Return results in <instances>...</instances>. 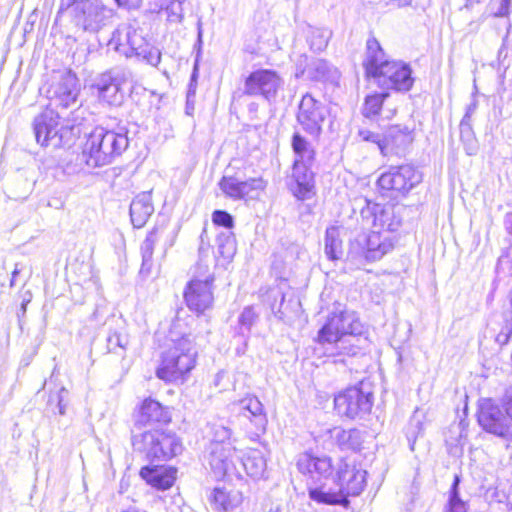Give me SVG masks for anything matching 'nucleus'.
Returning a JSON list of instances; mask_svg holds the SVG:
<instances>
[{
    "label": "nucleus",
    "instance_id": "obj_1",
    "mask_svg": "<svg viewBox=\"0 0 512 512\" xmlns=\"http://www.w3.org/2000/svg\"><path fill=\"white\" fill-rule=\"evenodd\" d=\"M373 214V230L363 238L362 242L356 240L351 243L348 257L357 264L362 265L364 262H375L380 260L384 255L394 248V239L391 232L396 231L401 222L395 216L392 206H382L376 204L372 208Z\"/></svg>",
    "mask_w": 512,
    "mask_h": 512
},
{
    "label": "nucleus",
    "instance_id": "obj_2",
    "mask_svg": "<svg viewBox=\"0 0 512 512\" xmlns=\"http://www.w3.org/2000/svg\"><path fill=\"white\" fill-rule=\"evenodd\" d=\"M363 67L366 77L373 79L383 89L408 91L412 87L413 79L409 65L389 60L374 37H370L366 42Z\"/></svg>",
    "mask_w": 512,
    "mask_h": 512
},
{
    "label": "nucleus",
    "instance_id": "obj_3",
    "mask_svg": "<svg viewBox=\"0 0 512 512\" xmlns=\"http://www.w3.org/2000/svg\"><path fill=\"white\" fill-rule=\"evenodd\" d=\"M170 336V342L160 354L156 376L165 382L183 383L194 369L198 353L190 334L176 337L172 330Z\"/></svg>",
    "mask_w": 512,
    "mask_h": 512
},
{
    "label": "nucleus",
    "instance_id": "obj_4",
    "mask_svg": "<svg viewBox=\"0 0 512 512\" xmlns=\"http://www.w3.org/2000/svg\"><path fill=\"white\" fill-rule=\"evenodd\" d=\"M366 483V471L342 461L337 469L336 488H315L309 491L312 500L329 505H349V496L359 495Z\"/></svg>",
    "mask_w": 512,
    "mask_h": 512
},
{
    "label": "nucleus",
    "instance_id": "obj_5",
    "mask_svg": "<svg viewBox=\"0 0 512 512\" xmlns=\"http://www.w3.org/2000/svg\"><path fill=\"white\" fill-rule=\"evenodd\" d=\"M128 144L126 134L96 127L89 134L82 157L89 167H103L120 156L127 149Z\"/></svg>",
    "mask_w": 512,
    "mask_h": 512
},
{
    "label": "nucleus",
    "instance_id": "obj_6",
    "mask_svg": "<svg viewBox=\"0 0 512 512\" xmlns=\"http://www.w3.org/2000/svg\"><path fill=\"white\" fill-rule=\"evenodd\" d=\"M112 41L116 44V51L124 54L127 58L136 57L138 61L152 67H158L161 62V50L147 40L142 31L131 25L118 28Z\"/></svg>",
    "mask_w": 512,
    "mask_h": 512
},
{
    "label": "nucleus",
    "instance_id": "obj_7",
    "mask_svg": "<svg viewBox=\"0 0 512 512\" xmlns=\"http://www.w3.org/2000/svg\"><path fill=\"white\" fill-rule=\"evenodd\" d=\"M58 14L67 15L83 30L97 31L110 17L111 11L98 0H60Z\"/></svg>",
    "mask_w": 512,
    "mask_h": 512
},
{
    "label": "nucleus",
    "instance_id": "obj_8",
    "mask_svg": "<svg viewBox=\"0 0 512 512\" xmlns=\"http://www.w3.org/2000/svg\"><path fill=\"white\" fill-rule=\"evenodd\" d=\"M352 321L353 311L338 304L329 312L325 323L318 331L317 342L325 349L327 356L335 358V362L345 361L339 350L342 326L345 322L352 325Z\"/></svg>",
    "mask_w": 512,
    "mask_h": 512
},
{
    "label": "nucleus",
    "instance_id": "obj_9",
    "mask_svg": "<svg viewBox=\"0 0 512 512\" xmlns=\"http://www.w3.org/2000/svg\"><path fill=\"white\" fill-rule=\"evenodd\" d=\"M373 406V393L363 385L349 387L334 397L337 414L348 419L362 418Z\"/></svg>",
    "mask_w": 512,
    "mask_h": 512
},
{
    "label": "nucleus",
    "instance_id": "obj_10",
    "mask_svg": "<svg viewBox=\"0 0 512 512\" xmlns=\"http://www.w3.org/2000/svg\"><path fill=\"white\" fill-rule=\"evenodd\" d=\"M477 420L480 427L503 442L512 443V422L499 405L491 399L480 403Z\"/></svg>",
    "mask_w": 512,
    "mask_h": 512
},
{
    "label": "nucleus",
    "instance_id": "obj_11",
    "mask_svg": "<svg viewBox=\"0 0 512 512\" xmlns=\"http://www.w3.org/2000/svg\"><path fill=\"white\" fill-rule=\"evenodd\" d=\"M422 181V174L412 165L391 166L381 174L378 185L381 189L405 195Z\"/></svg>",
    "mask_w": 512,
    "mask_h": 512
},
{
    "label": "nucleus",
    "instance_id": "obj_12",
    "mask_svg": "<svg viewBox=\"0 0 512 512\" xmlns=\"http://www.w3.org/2000/svg\"><path fill=\"white\" fill-rule=\"evenodd\" d=\"M328 114L326 105L315 99L310 93H306L298 107L297 121L306 133L318 138Z\"/></svg>",
    "mask_w": 512,
    "mask_h": 512
},
{
    "label": "nucleus",
    "instance_id": "obj_13",
    "mask_svg": "<svg viewBox=\"0 0 512 512\" xmlns=\"http://www.w3.org/2000/svg\"><path fill=\"white\" fill-rule=\"evenodd\" d=\"M78 94V79L71 71L55 73L46 90L51 104L63 108L76 104Z\"/></svg>",
    "mask_w": 512,
    "mask_h": 512
},
{
    "label": "nucleus",
    "instance_id": "obj_14",
    "mask_svg": "<svg viewBox=\"0 0 512 512\" xmlns=\"http://www.w3.org/2000/svg\"><path fill=\"white\" fill-rule=\"evenodd\" d=\"M60 117L53 109H46L34 118L33 131L36 142L42 147L59 148L62 146Z\"/></svg>",
    "mask_w": 512,
    "mask_h": 512
},
{
    "label": "nucleus",
    "instance_id": "obj_15",
    "mask_svg": "<svg viewBox=\"0 0 512 512\" xmlns=\"http://www.w3.org/2000/svg\"><path fill=\"white\" fill-rule=\"evenodd\" d=\"M282 85L283 80L277 72L269 69H259L246 78L244 93L249 96H262L271 101L276 97Z\"/></svg>",
    "mask_w": 512,
    "mask_h": 512
},
{
    "label": "nucleus",
    "instance_id": "obj_16",
    "mask_svg": "<svg viewBox=\"0 0 512 512\" xmlns=\"http://www.w3.org/2000/svg\"><path fill=\"white\" fill-rule=\"evenodd\" d=\"M343 323L342 338H340V355L353 357L362 352L367 346V338L363 336L364 326L357 314L353 311L352 325Z\"/></svg>",
    "mask_w": 512,
    "mask_h": 512
},
{
    "label": "nucleus",
    "instance_id": "obj_17",
    "mask_svg": "<svg viewBox=\"0 0 512 512\" xmlns=\"http://www.w3.org/2000/svg\"><path fill=\"white\" fill-rule=\"evenodd\" d=\"M222 193L233 200H242L254 191L265 189L262 178L241 179L236 175H224L218 183Z\"/></svg>",
    "mask_w": 512,
    "mask_h": 512
},
{
    "label": "nucleus",
    "instance_id": "obj_18",
    "mask_svg": "<svg viewBox=\"0 0 512 512\" xmlns=\"http://www.w3.org/2000/svg\"><path fill=\"white\" fill-rule=\"evenodd\" d=\"M184 299L191 311L204 313L212 307L214 301L213 284L190 280L184 291Z\"/></svg>",
    "mask_w": 512,
    "mask_h": 512
},
{
    "label": "nucleus",
    "instance_id": "obj_19",
    "mask_svg": "<svg viewBox=\"0 0 512 512\" xmlns=\"http://www.w3.org/2000/svg\"><path fill=\"white\" fill-rule=\"evenodd\" d=\"M127 74L130 73L118 69L102 74L96 83L99 98L110 105L120 104L123 100L121 80H124Z\"/></svg>",
    "mask_w": 512,
    "mask_h": 512
},
{
    "label": "nucleus",
    "instance_id": "obj_20",
    "mask_svg": "<svg viewBox=\"0 0 512 512\" xmlns=\"http://www.w3.org/2000/svg\"><path fill=\"white\" fill-rule=\"evenodd\" d=\"M413 141L412 130L407 126L392 125L383 134L381 154L385 157L402 153Z\"/></svg>",
    "mask_w": 512,
    "mask_h": 512
},
{
    "label": "nucleus",
    "instance_id": "obj_21",
    "mask_svg": "<svg viewBox=\"0 0 512 512\" xmlns=\"http://www.w3.org/2000/svg\"><path fill=\"white\" fill-rule=\"evenodd\" d=\"M207 453V461L216 477H223L234 466L232 444L210 443Z\"/></svg>",
    "mask_w": 512,
    "mask_h": 512
},
{
    "label": "nucleus",
    "instance_id": "obj_22",
    "mask_svg": "<svg viewBox=\"0 0 512 512\" xmlns=\"http://www.w3.org/2000/svg\"><path fill=\"white\" fill-rule=\"evenodd\" d=\"M163 430H148L140 434L133 435L132 445L135 451L143 454L147 460L154 462L158 460V448L162 444Z\"/></svg>",
    "mask_w": 512,
    "mask_h": 512
},
{
    "label": "nucleus",
    "instance_id": "obj_23",
    "mask_svg": "<svg viewBox=\"0 0 512 512\" xmlns=\"http://www.w3.org/2000/svg\"><path fill=\"white\" fill-rule=\"evenodd\" d=\"M177 470L174 467L152 465L142 467L140 476L151 486L166 490L170 488L176 479Z\"/></svg>",
    "mask_w": 512,
    "mask_h": 512
},
{
    "label": "nucleus",
    "instance_id": "obj_24",
    "mask_svg": "<svg viewBox=\"0 0 512 512\" xmlns=\"http://www.w3.org/2000/svg\"><path fill=\"white\" fill-rule=\"evenodd\" d=\"M242 410L247 411L250 416H247L251 423L255 426V435L257 437L266 431L268 423L267 415L264 411V406L261 401L253 395H249L238 401Z\"/></svg>",
    "mask_w": 512,
    "mask_h": 512
},
{
    "label": "nucleus",
    "instance_id": "obj_25",
    "mask_svg": "<svg viewBox=\"0 0 512 512\" xmlns=\"http://www.w3.org/2000/svg\"><path fill=\"white\" fill-rule=\"evenodd\" d=\"M306 75L308 79L322 82H336L339 79V71L324 59L312 60L300 73L296 76Z\"/></svg>",
    "mask_w": 512,
    "mask_h": 512
},
{
    "label": "nucleus",
    "instance_id": "obj_26",
    "mask_svg": "<svg viewBox=\"0 0 512 512\" xmlns=\"http://www.w3.org/2000/svg\"><path fill=\"white\" fill-rule=\"evenodd\" d=\"M297 467L300 472L310 474L312 477L314 475L327 476L332 471L331 459L329 457H316L309 453L299 456Z\"/></svg>",
    "mask_w": 512,
    "mask_h": 512
},
{
    "label": "nucleus",
    "instance_id": "obj_27",
    "mask_svg": "<svg viewBox=\"0 0 512 512\" xmlns=\"http://www.w3.org/2000/svg\"><path fill=\"white\" fill-rule=\"evenodd\" d=\"M153 211L150 193L144 192L137 195L130 204V217L134 227H143Z\"/></svg>",
    "mask_w": 512,
    "mask_h": 512
},
{
    "label": "nucleus",
    "instance_id": "obj_28",
    "mask_svg": "<svg viewBox=\"0 0 512 512\" xmlns=\"http://www.w3.org/2000/svg\"><path fill=\"white\" fill-rule=\"evenodd\" d=\"M211 504L219 511H230L238 507L242 502V494L239 491H226L215 488L210 497Z\"/></svg>",
    "mask_w": 512,
    "mask_h": 512
},
{
    "label": "nucleus",
    "instance_id": "obj_29",
    "mask_svg": "<svg viewBox=\"0 0 512 512\" xmlns=\"http://www.w3.org/2000/svg\"><path fill=\"white\" fill-rule=\"evenodd\" d=\"M163 230L159 228H154L151 230L144 241L141 244V256H142V264L140 269V274L142 275H149L152 265H153V252L155 244L158 242L160 236L163 234Z\"/></svg>",
    "mask_w": 512,
    "mask_h": 512
},
{
    "label": "nucleus",
    "instance_id": "obj_30",
    "mask_svg": "<svg viewBox=\"0 0 512 512\" xmlns=\"http://www.w3.org/2000/svg\"><path fill=\"white\" fill-rule=\"evenodd\" d=\"M242 465L246 473L255 479H260L264 476L266 470V460L264 459L261 451L256 449H249L242 456Z\"/></svg>",
    "mask_w": 512,
    "mask_h": 512
},
{
    "label": "nucleus",
    "instance_id": "obj_31",
    "mask_svg": "<svg viewBox=\"0 0 512 512\" xmlns=\"http://www.w3.org/2000/svg\"><path fill=\"white\" fill-rule=\"evenodd\" d=\"M167 419V413L159 402L146 399L140 407L137 421L146 424L152 422H166Z\"/></svg>",
    "mask_w": 512,
    "mask_h": 512
},
{
    "label": "nucleus",
    "instance_id": "obj_32",
    "mask_svg": "<svg viewBox=\"0 0 512 512\" xmlns=\"http://www.w3.org/2000/svg\"><path fill=\"white\" fill-rule=\"evenodd\" d=\"M162 444L160 448H158V462L167 461L171 458L179 455L183 451V445L179 437L172 432L164 431L162 437Z\"/></svg>",
    "mask_w": 512,
    "mask_h": 512
},
{
    "label": "nucleus",
    "instance_id": "obj_33",
    "mask_svg": "<svg viewBox=\"0 0 512 512\" xmlns=\"http://www.w3.org/2000/svg\"><path fill=\"white\" fill-rule=\"evenodd\" d=\"M312 163L294 162L292 176L299 187V195L305 197L313 187V173L309 168Z\"/></svg>",
    "mask_w": 512,
    "mask_h": 512
},
{
    "label": "nucleus",
    "instance_id": "obj_34",
    "mask_svg": "<svg viewBox=\"0 0 512 512\" xmlns=\"http://www.w3.org/2000/svg\"><path fill=\"white\" fill-rule=\"evenodd\" d=\"M334 438L342 449L358 450L363 443V434L360 430L353 428L349 430L334 429Z\"/></svg>",
    "mask_w": 512,
    "mask_h": 512
},
{
    "label": "nucleus",
    "instance_id": "obj_35",
    "mask_svg": "<svg viewBox=\"0 0 512 512\" xmlns=\"http://www.w3.org/2000/svg\"><path fill=\"white\" fill-rule=\"evenodd\" d=\"M325 254L330 260H338L343 255L342 240L338 227L331 226L326 229Z\"/></svg>",
    "mask_w": 512,
    "mask_h": 512
},
{
    "label": "nucleus",
    "instance_id": "obj_36",
    "mask_svg": "<svg viewBox=\"0 0 512 512\" xmlns=\"http://www.w3.org/2000/svg\"><path fill=\"white\" fill-rule=\"evenodd\" d=\"M331 35L332 32L329 29L309 26L306 37L310 49L315 52L323 51L327 47Z\"/></svg>",
    "mask_w": 512,
    "mask_h": 512
},
{
    "label": "nucleus",
    "instance_id": "obj_37",
    "mask_svg": "<svg viewBox=\"0 0 512 512\" xmlns=\"http://www.w3.org/2000/svg\"><path fill=\"white\" fill-rule=\"evenodd\" d=\"M292 148L296 155L294 162L312 163L315 152L310 143L299 133H295L292 138Z\"/></svg>",
    "mask_w": 512,
    "mask_h": 512
},
{
    "label": "nucleus",
    "instance_id": "obj_38",
    "mask_svg": "<svg viewBox=\"0 0 512 512\" xmlns=\"http://www.w3.org/2000/svg\"><path fill=\"white\" fill-rule=\"evenodd\" d=\"M389 97L388 92L373 93L365 97L361 112L365 118L373 119L379 115L384 101Z\"/></svg>",
    "mask_w": 512,
    "mask_h": 512
},
{
    "label": "nucleus",
    "instance_id": "obj_39",
    "mask_svg": "<svg viewBox=\"0 0 512 512\" xmlns=\"http://www.w3.org/2000/svg\"><path fill=\"white\" fill-rule=\"evenodd\" d=\"M217 252L224 260H231L236 253V240L233 233L229 230L223 231L217 235Z\"/></svg>",
    "mask_w": 512,
    "mask_h": 512
},
{
    "label": "nucleus",
    "instance_id": "obj_40",
    "mask_svg": "<svg viewBox=\"0 0 512 512\" xmlns=\"http://www.w3.org/2000/svg\"><path fill=\"white\" fill-rule=\"evenodd\" d=\"M212 264L213 260L209 257V254L199 255L191 280H199L206 284H213L214 274L211 271Z\"/></svg>",
    "mask_w": 512,
    "mask_h": 512
},
{
    "label": "nucleus",
    "instance_id": "obj_41",
    "mask_svg": "<svg viewBox=\"0 0 512 512\" xmlns=\"http://www.w3.org/2000/svg\"><path fill=\"white\" fill-rule=\"evenodd\" d=\"M299 308L300 302L297 299L290 298L286 301L283 294H281V302L277 310H275V306L272 305V310L275 315L285 322H290L294 317L298 316Z\"/></svg>",
    "mask_w": 512,
    "mask_h": 512
},
{
    "label": "nucleus",
    "instance_id": "obj_42",
    "mask_svg": "<svg viewBox=\"0 0 512 512\" xmlns=\"http://www.w3.org/2000/svg\"><path fill=\"white\" fill-rule=\"evenodd\" d=\"M129 340L125 333L120 331H111L107 336V350L121 357L125 356Z\"/></svg>",
    "mask_w": 512,
    "mask_h": 512
},
{
    "label": "nucleus",
    "instance_id": "obj_43",
    "mask_svg": "<svg viewBox=\"0 0 512 512\" xmlns=\"http://www.w3.org/2000/svg\"><path fill=\"white\" fill-rule=\"evenodd\" d=\"M257 319L258 314L254 311V308L252 306L245 307L238 319V334L247 338Z\"/></svg>",
    "mask_w": 512,
    "mask_h": 512
},
{
    "label": "nucleus",
    "instance_id": "obj_44",
    "mask_svg": "<svg viewBox=\"0 0 512 512\" xmlns=\"http://www.w3.org/2000/svg\"><path fill=\"white\" fill-rule=\"evenodd\" d=\"M459 478L455 476L445 512H467L465 502L458 495Z\"/></svg>",
    "mask_w": 512,
    "mask_h": 512
},
{
    "label": "nucleus",
    "instance_id": "obj_45",
    "mask_svg": "<svg viewBox=\"0 0 512 512\" xmlns=\"http://www.w3.org/2000/svg\"><path fill=\"white\" fill-rule=\"evenodd\" d=\"M211 433L212 440L210 443L231 444L230 438L232 435V431L229 427L223 424L214 423L211 426Z\"/></svg>",
    "mask_w": 512,
    "mask_h": 512
},
{
    "label": "nucleus",
    "instance_id": "obj_46",
    "mask_svg": "<svg viewBox=\"0 0 512 512\" xmlns=\"http://www.w3.org/2000/svg\"><path fill=\"white\" fill-rule=\"evenodd\" d=\"M183 2L184 0H172L165 7L164 12L167 20L171 23H180L183 19Z\"/></svg>",
    "mask_w": 512,
    "mask_h": 512
},
{
    "label": "nucleus",
    "instance_id": "obj_47",
    "mask_svg": "<svg viewBox=\"0 0 512 512\" xmlns=\"http://www.w3.org/2000/svg\"><path fill=\"white\" fill-rule=\"evenodd\" d=\"M357 136L360 141L374 144L381 152V146L383 144V134L374 132L368 128L362 127L358 130Z\"/></svg>",
    "mask_w": 512,
    "mask_h": 512
},
{
    "label": "nucleus",
    "instance_id": "obj_48",
    "mask_svg": "<svg viewBox=\"0 0 512 512\" xmlns=\"http://www.w3.org/2000/svg\"><path fill=\"white\" fill-rule=\"evenodd\" d=\"M212 221L214 224L223 226L227 229L233 227V217L226 211L216 210L212 214Z\"/></svg>",
    "mask_w": 512,
    "mask_h": 512
},
{
    "label": "nucleus",
    "instance_id": "obj_49",
    "mask_svg": "<svg viewBox=\"0 0 512 512\" xmlns=\"http://www.w3.org/2000/svg\"><path fill=\"white\" fill-rule=\"evenodd\" d=\"M501 407L504 409L505 414L512 422V386L505 389L501 399Z\"/></svg>",
    "mask_w": 512,
    "mask_h": 512
},
{
    "label": "nucleus",
    "instance_id": "obj_50",
    "mask_svg": "<svg viewBox=\"0 0 512 512\" xmlns=\"http://www.w3.org/2000/svg\"><path fill=\"white\" fill-rule=\"evenodd\" d=\"M460 138L461 141H472L475 138L474 131L472 129L471 120L462 119L460 122Z\"/></svg>",
    "mask_w": 512,
    "mask_h": 512
},
{
    "label": "nucleus",
    "instance_id": "obj_51",
    "mask_svg": "<svg viewBox=\"0 0 512 512\" xmlns=\"http://www.w3.org/2000/svg\"><path fill=\"white\" fill-rule=\"evenodd\" d=\"M421 430L422 423L420 419H418L416 415H414L410 420L409 428L407 431L408 440L411 441V439H413V441H415L417 435L421 432Z\"/></svg>",
    "mask_w": 512,
    "mask_h": 512
},
{
    "label": "nucleus",
    "instance_id": "obj_52",
    "mask_svg": "<svg viewBox=\"0 0 512 512\" xmlns=\"http://www.w3.org/2000/svg\"><path fill=\"white\" fill-rule=\"evenodd\" d=\"M511 0H500L499 7L495 11L496 17H506L510 13Z\"/></svg>",
    "mask_w": 512,
    "mask_h": 512
},
{
    "label": "nucleus",
    "instance_id": "obj_53",
    "mask_svg": "<svg viewBox=\"0 0 512 512\" xmlns=\"http://www.w3.org/2000/svg\"><path fill=\"white\" fill-rule=\"evenodd\" d=\"M209 238L204 228L200 235L199 255L209 254Z\"/></svg>",
    "mask_w": 512,
    "mask_h": 512
},
{
    "label": "nucleus",
    "instance_id": "obj_54",
    "mask_svg": "<svg viewBox=\"0 0 512 512\" xmlns=\"http://www.w3.org/2000/svg\"><path fill=\"white\" fill-rule=\"evenodd\" d=\"M477 108H478V101H477L475 95H473L472 96V101L466 107V112H465V114H464L462 119L471 120L472 116L475 113V111L477 110Z\"/></svg>",
    "mask_w": 512,
    "mask_h": 512
},
{
    "label": "nucleus",
    "instance_id": "obj_55",
    "mask_svg": "<svg viewBox=\"0 0 512 512\" xmlns=\"http://www.w3.org/2000/svg\"><path fill=\"white\" fill-rule=\"evenodd\" d=\"M141 1L142 0H115L119 7H124L127 9L138 8L141 4Z\"/></svg>",
    "mask_w": 512,
    "mask_h": 512
},
{
    "label": "nucleus",
    "instance_id": "obj_56",
    "mask_svg": "<svg viewBox=\"0 0 512 512\" xmlns=\"http://www.w3.org/2000/svg\"><path fill=\"white\" fill-rule=\"evenodd\" d=\"M465 146L466 153L468 155H475L477 152V141L476 139H473V142L471 141H462Z\"/></svg>",
    "mask_w": 512,
    "mask_h": 512
},
{
    "label": "nucleus",
    "instance_id": "obj_57",
    "mask_svg": "<svg viewBox=\"0 0 512 512\" xmlns=\"http://www.w3.org/2000/svg\"><path fill=\"white\" fill-rule=\"evenodd\" d=\"M24 266L21 263H16L14 270L12 271V277L10 281V286L13 287L16 282V278L19 276V274L23 271Z\"/></svg>",
    "mask_w": 512,
    "mask_h": 512
},
{
    "label": "nucleus",
    "instance_id": "obj_58",
    "mask_svg": "<svg viewBox=\"0 0 512 512\" xmlns=\"http://www.w3.org/2000/svg\"><path fill=\"white\" fill-rule=\"evenodd\" d=\"M196 77H197V67L195 66L194 67V71H193V73L191 75V83H190V88H189L188 96L192 92V89H194V82L196 81ZM193 93H195V90H193Z\"/></svg>",
    "mask_w": 512,
    "mask_h": 512
},
{
    "label": "nucleus",
    "instance_id": "obj_59",
    "mask_svg": "<svg viewBox=\"0 0 512 512\" xmlns=\"http://www.w3.org/2000/svg\"><path fill=\"white\" fill-rule=\"evenodd\" d=\"M509 335L507 333L498 334L496 340L499 343H506L508 341Z\"/></svg>",
    "mask_w": 512,
    "mask_h": 512
},
{
    "label": "nucleus",
    "instance_id": "obj_60",
    "mask_svg": "<svg viewBox=\"0 0 512 512\" xmlns=\"http://www.w3.org/2000/svg\"><path fill=\"white\" fill-rule=\"evenodd\" d=\"M223 376H224L223 372H219V373L216 374L215 386H219L220 380L223 378Z\"/></svg>",
    "mask_w": 512,
    "mask_h": 512
},
{
    "label": "nucleus",
    "instance_id": "obj_61",
    "mask_svg": "<svg viewBox=\"0 0 512 512\" xmlns=\"http://www.w3.org/2000/svg\"><path fill=\"white\" fill-rule=\"evenodd\" d=\"M29 301H30L29 299H28V300H24V301H23V303H22V307H21V308H22L23 313H25V311H26V304H27V302H29Z\"/></svg>",
    "mask_w": 512,
    "mask_h": 512
},
{
    "label": "nucleus",
    "instance_id": "obj_62",
    "mask_svg": "<svg viewBox=\"0 0 512 512\" xmlns=\"http://www.w3.org/2000/svg\"><path fill=\"white\" fill-rule=\"evenodd\" d=\"M174 239H175V234H172L171 240H170L169 245H168L169 247L173 246Z\"/></svg>",
    "mask_w": 512,
    "mask_h": 512
},
{
    "label": "nucleus",
    "instance_id": "obj_63",
    "mask_svg": "<svg viewBox=\"0 0 512 512\" xmlns=\"http://www.w3.org/2000/svg\"><path fill=\"white\" fill-rule=\"evenodd\" d=\"M61 402H62V400H61V399H59V403H58V405H59V411H60V413H61V414H63V413H64V411H63V407H62Z\"/></svg>",
    "mask_w": 512,
    "mask_h": 512
},
{
    "label": "nucleus",
    "instance_id": "obj_64",
    "mask_svg": "<svg viewBox=\"0 0 512 512\" xmlns=\"http://www.w3.org/2000/svg\"><path fill=\"white\" fill-rule=\"evenodd\" d=\"M280 511H281V510H280V508H279V507H276V508H271V509H269V511H268V512H280Z\"/></svg>",
    "mask_w": 512,
    "mask_h": 512
}]
</instances>
